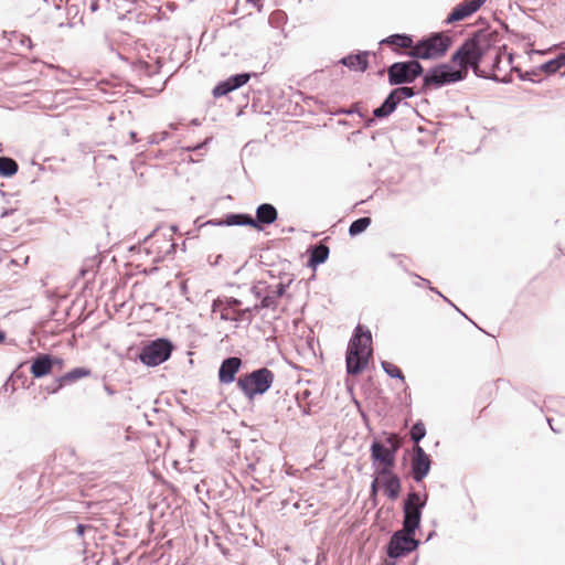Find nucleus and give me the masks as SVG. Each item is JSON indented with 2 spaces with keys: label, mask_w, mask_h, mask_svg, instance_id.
Instances as JSON below:
<instances>
[{
  "label": "nucleus",
  "mask_w": 565,
  "mask_h": 565,
  "mask_svg": "<svg viewBox=\"0 0 565 565\" xmlns=\"http://www.w3.org/2000/svg\"><path fill=\"white\" fill-rule=\"evenodd\" d=\"M499 42L500 35L498 32L478 31L452 54L450 62L457 68H452L450 64H441L424 77V85L439 87L462 81L467 77L469 67L478 74L481 64L499 68L501 55Z\"/></svg>",
  "instance_id": "f257e3e1"
},
{
  "label": "nucleus",
  "mask_w": 565,
  "mask_h": 565,
  "mask_svg": "<svg viewBox=\"0 0 565 565\" xmlns=\"http://www.w3.org/2000/svg\"><path fill=\"white\" fill-rule=\"evenodd\" d=\"M172 350L173 345L169 340L157 339L142 348L139 359L145 365L157 366L171 356Z\"/></svg>",
  "instance_id": "423d86ee"
},
{
  "label": "nucleus",
  "mask_w": 565,
  "mask_h": 565,
  "mask_svg": "<svg viewBox=\"0 0 565 565\" xmlns=\"http://www.w3.org/2000/svg\"><path fill=\"white\" fill-rule=\"evenodd\" d=\"M85 530H86V526H85V525H83V524H78V525L76 526V533H77L79 536H82V535L84 534Z\"/></svg>",
  "instance_id": "c9c22d12"
},
{
  "label": "nucleus",
  "mask_w": 565,
  "mask_h": 565,
  "mask_svg": "<svg viewBox=\"0 0 565 565\" xmlns=\"http://www.w3.org/2000/svg\"><path fill=\"white\" fill-rule=\"evenodd\" d=\"M224 305L231 307V308H234V309H238L237 307L241 306V301L236 298H227L225 301H224Z\"/></svg>",
  "instance_id": "2f4dec72"
},
{
  "label": "nucleus",
  "mask_w": 565,
  "mask_h": 565,
  "mask_svg": "<svg viewBox=\"0 0 565 565\" xmlns=\"http://www.w3.org/2000/svg\"><path fill=\"white\" fill-rule=\"evenodd\" d=\"M565 66V53L559 54L556 58L547 61L541 65V71L546 74H555Z\"/></svg>",
  "instance_id": "b1692460"
},
{
  "label": "nucleus",
  "mask_w": 565,
  "mask_h": 565,
  "mask_svg": "<svg viewBox=\"0 0 565 565\" xmlns=\"http://www.w3.org/2000/svg\"><path fill=\"white\" fill-rule=\"evenodd\" d=\"M247 2L252 3L254 7L257 8L258 11L262 10L263 7V0H247Z\"/></svg>",
  "instance_id": "f704fd0d"
},
{
  "label": "nucleus",
  "mask_w": 565,
  "mask_h": 565,
  "mask_svg": "<svg viewBox=\"0 0 565 565\" xmlns=\"http://www.w3.org/2000/svg\"><path fill=\"white\" fill-rule=\"evenodd\" d=\"M393 92V97L394 98H397V100H403V99H406V98H411L415 95V92L412 87H398V88H395L392 90Z\"/></svg>",
  "instance_id": "c85d7f7f"
},
{
  "label": "nucleus",
  "mask_w": 565,
  "mask_h": 565,
  "mask_svg": "<svg viewBox=\"0 0 565 565\" xmlns=\"http://www.w3.org/2000/svg\"><path fill=\"white\" fill-rule=\"evenodd\" d=\"M427 495L424 499L419 493H408L404 503V530L408 533H415L420 522L422 509L425 507Z\"/></svg>",
  "instance_id": "6e6552de"
},
{
  "label": "nucleus",
  "mask_w": 565,
  "mask_h": 565,
  "mask_svg": "<svg viewBox=\"0 0 565 565\" xmlns=\"http://www.w3.org/2000/svg\"><path fill=\"white\" fill-rule=\"evenodd\" d=\"M34 377H43L52 372V356L49 354L38 355L30 367Z\"/></svg>",
  "instance_id": "f3484780"
},
{
  "label": "nucleus",
  "mask_w": 565,
  "mask_h": 565,
  "mask_svg": "<svg viewBox=\"0 0 565 565\" xmlns=\"http://www.w3.org/2000/svg\"><path fill=\"white\" fill-rule=\"evenodd\" d=\"M250 78L248 73L237 74L228 77L226 81L218 83L213 89V96L215 98L225 96L226 94L242 87Z\"/></svg>",
  "instance_id": "ddd939ff"
},
{
  "label": "nucleus",
  "mask_w": 565,
  "mask_h": 565,
  "mask_svg": "<svg viewBox=\"0 0 565 565\" xmlns=\"http://www.w3.org/2000/svg\"><path fill=\"white\" fill-rule=\"evenodd\" d=\"M328 256H329V247L324 244H319L313 247L311 255H310L309 264L311 266H317L319 264H322L328 259Z\"/></svg>",
  "instance_id": "5701e85b"
},
{
  "label": "nucleus",
  "mask_w": 565,
  "mask_h": 565,
  "mask_svg": "<svg viewBox=\"0 0 565 565\" xmlns=\"http://www.w3.org/2000/svg\"><path fill=\"white\" fill-rule=\"evenodd\" d=\"M430 458L424 449L416 445L413 448L412 473L416 481H422L430 470Z\"/></svg>",
  "instance_id": "9b49d317"
},
{
  "label": "nucleus",
  "mask_w": 565,
  "mask_h": 565,
  "mask_svg": "<svg viewBox=\"0 0 565 565\" xmlns=\"http://www.w3.org/2000/svg\"><path fill=\"white\" fill-rule=\"evenodd\" d=\"M370 217H361L352 222V224L349 227V234L351 236H356L361 233H363L371 224Z\"/></svg>",
  "instance_id": "a878e982"
},
{
  "label": "nucleus",
  "mask_w": 565,
  "mask_h": 565,
  "mask_svg": "<svg viewBox=\"0 0 565 565\" xmlns=\"http://www.w3.org/2000/svg\"><path fill=\"white\" fill-rule=\"evenodd\" d=\"M242 365L239 358H228L224 360L218 370V380L221 383L228 384L235 380V375Z\"/></svg>",
  "instance_id": "2eb2a0df"
},
{
  "label": "nucleus",
  "mask_w": 565,
  "mask_h": 565,
  "mask_svg": "<svg viewBox=\"0 0 565 565\" xmlns=\"http://www.w3.org/2000/svg\"><path fill=\"white\" fill-rule=\"evenodd\" d=\"M452 45V38L446 33H434L415 43L407 55L414 58L436 60L443 57Z\"/></svg>",
  "instance_id": "7ed1b4c3"
},
{
  "label": "nucleus",
  "mask_w": 565,
  "mask_h": 565,
  "mask_svg": "<svg viewBox=\"0 0 565 565\" xmlns=\"http://www.w3.org/2000/svg\"><path fill=\"white\" fill-rule=\"evenodd\" d=\"M393 469H375V477L380 481L381 488H383L384 493L392 501L399 497L402 490L401 479Z\"/></svg>",
  "instance_id": "9d476101"
},
{
  "label": "nucleus",
  "mask_w": 565,
  "mask_h": 565,
  "mask_svg": "<svg viewBox=\"0 0 565 565\" xmlns=\"http://www.w3.org/2000/svg\"><path fill=\"white\" fill-rule=\"evenodd\" d=\"M369 53L361 52L359 54H351L341 60V63L354 72H364L369 66Z\"/></svg>",
  "instance_id": "a211bd4d"
},
{
  "label": "nucleus",
  "mask_w": 565,
  "mask_h": 565,
  "mask_svg": "<svg viewBox=\"0 0 565 565\" xmlns=\"http://www.w3.org/2000/svg\"><path fill=\"white\" fill-rule=\"evenodd\" d=\"M274 373L266 369H259L241 375L237 380V386L242 392L249 398H254L256 395L264 394L268 391L274 382Z\"/></svg>",
  "instance_id": "20e7f679"
},
{
  "label": "nucleus",
  "mask_w": 565,
  "mask_h": 565,
  "mask_svg": "<svg viewBox=\"0 0 565 565\" xmlns=\"http://www.w3.org/2000/svg\"><path fill=\"white\" fill-rule=\"evenodd\" d=\"M286 286L278 284L274 289H269L266 296L260 301V308H276L278 299L284 296Z\"/></svg>",
  "instance_id": "aec40b11"
},
{
  "label": "nucleus",
  "mask_w": 565,
  "mask_h": 565,
  "mask_svg": "<svg viewBox=\"0 0 565 565\" xmlns=\"http://www.w3.org/2000/svg\"><path fill=\"white\" fill-rule=\"evenodd\" d=\"M382 366H383L384 371L390 376L398 377V379H401L404 382V380H405L404 375H403L401 369L397 365H395V364H393L391 362L384 361V362H382Z\"/></svg>",
  "instance_id": "cd10ccee"
},
{
  "label": "nucleus",
  "mask_w": 565,
  "mask_h": 565,
  "mask_svg": "<svg viewBox=\"0 0 565 565\" xmlns=\"http://www.w3.org/2000/svg\"><path fill=\"white\" fill-rule=\"evenodd\" d=\"M213 312H220V318L224 321H243L250 318V309H234L220 299L214 301Z\"/></svg>",
  "instance_id": "f8f14e48"
},
{
  "label": "nucleus",
  "mask_w": 565,
  "mask_h": 565,
  "mask_svg": "<svg viewBox=\"0 0 565 565\" xmlns=\"http://www.w3.org/2000/svg\"><path fill=\"white\" fill-rule=\"evenodd\" d=\"M395 110L394 106L391 105L387 100H385L381 107L376 108L373 114L377 118L386 117L391 115Z\"/></svg>",
  "instance_id": "c756f323"
},
{
  "label": "nucleus",
  "mask_w": 565,
  "mask_h": 565,
  "mask_svg": "<svg viewBox=\"0 0 565 565\" xmlns=\"http://www.w3.org/2000/svg\"><path fill=\"white\" fill-rule=\"evenodd\" d=\"M382 43L393 45L397 49H409V51H413L415 46L413 39L406 34H393L383 40Z\"/></svg>",
  "instance_id": "412c9836"
},
{
  "label": "nucleus",
  "mask_w": 565,
  "mask_h": 565,
  "mask_svg": "<svg viewBox=\"0 0 565 565\" xmlns=\"http://www.w3.org/2000/svg\"><path fill=\"white\" fill-rule=\"evenodd\" d=\"M6 340V334L4 332L0 331V344L3 343Z\"/></svg>",
  "instance_id": "e433bc0d"
},
{
  "label": "nucleus",
  "mask_w": 565,
  "mask_h": 565,
  "mask_svg": "<svg viewBox=\"0 0 565 565\" xmlns=\"http://www.w3.org/2000/svg\"><path fill=\"white\" fill-rule=\"evenodd\" d=\"M379 488H381V483L380 481L377 480V478L375 477L372 484H371V497L372 498H375L376 494H377V491H379Z\"/></svg>",
  "instance_id": "7c9ffc66"
},
{
  "label": "nucleus",
  "mask_w": 565,
  "mask_h": 565,
  "mask_svg": "<svg viewBox=\"0 0 565 565\" xmlns=\"http://www.w3.org/2000/svg\"><path fill=\"white\" fill-rule=\"evenodd\" d=\"M423 73V66L417 61L397 62L388 70V82L391 85H398L414 82Z\"/></svg>",
  "instance_id": "0eeeda50"
},
{
  "label": "nucleus",
  "mask_w": 565,
  "mask_h": 565,
  "mask_svg": "<svg viewBox=\"0 0 565 565\" xmlns=\"http://www.w3.org/2000/svg\"><path fill=\"white\" fill-rule=\"evenodd\" d=\"M225 224L227 225H247L253 228L260 230L262 226L248 214H231L226 217Z\"/></svg>",
  "instance_id": "4be33fe9"
},
{
  "label": "nucleus",
  "mask_w": 565,
  "mask_h": 565,
  "mask_svg": "<svg viewBox=\"0 0 565 565\" xmlns=\"http://www.w3.org/2000/svg\"><path fill=\"white\" fill-rule=\"evenodd\" d=\"M18 163L8 157H0V175L12 177L18 171Z\"/></svg>",
  "instance_id": "393cba45"
},
{
  "label": "nucleus",
  "mask_w": 565,
  "mask_h": 565,
  "mask_svg": "<svg viewBox=\"0 0 565 565\" xmlns=\"http://www.w3.org/2000/svg\"><path fill=\"white\" fill-rule=\"evenodd\" d=\"M57 366L60 370L64 367V361L60 358H52V369Z\"/></svg>",
  "instance_id": "473e14b6"
},
{
  "label": "nucleus",
  "mask_w": 565,
  "mask_h": 565,
  "mask_svg": "<svg viewBox=\"0 0 565 565\" xmlns=\"http://www.w3.org/2000/svg\"><path fill=\"white\" fill-rule=\"evenodd\" d=\"M384 445L380 441H374L371 446V458L375 469H387L395 467V456L401 447L398 437L390 434Z\"/></svg>",
  "instance_id": "39448f33"
},
{
  "label": "nucleus",
  "mask_w": 565,
  "mask_h": 565,
  "mask_svg": "<svg viewBox=\"0 0 565 565\" xmlns=\"http://www.w3.org/2000/svg\"><path fill=\"white\" fill-rule=\"evenodd\" d=\"M92 375L90 369L87 367H75L70 372L65 373L61 377H58L55 383H57V390L64 387L65 385L73 384L82 379L89 377ZM56 392V387L52 391V393Z\"/></svg>",
  "instance_id": "dca6fc26"
},
{
  "label": "nucleus",
  "mask_w": 565,
  "mask_h": 565,
  "mask_svg": "<svg viewBox=\"0 0 565 565\" xmlns=\"http://www.w3.org/2000/svg\"><path fill=\"white\" fill-rule=\"evenodd\" d=\"M414 533H408L404 529L397 531L391 539L387 554L391 557L397 558L412 551L417 546V541L413 537Z\"/></svg>",
  "instance_id": "1a4fd4ad"
},
{
  "label": "nucleus",
  "mask_w": 565,
  "mask_h": 565,
  "mask_svg": "<svg viewBox=\"0 0 565 565\" xmlns=\"http://www.w3.org/2000/svg\"><path fill=\"white\" fill-rule=\"evenodd\" d=\"M372 356V337L369 330L364 331L361 326L354 330L347 350V371L351 375L362 373L367 366Z\"/></svg>",
  "instance_id": "f03ea898"
},
{
  "label": "nucleus",
  "mask_w": 565,
  "mask_h": 565,
  "mask_svg": "<svg viewBox=\"0 0 565 565\" xmlns=\"http://www.w3.org/2000/svg\"><path fill=\"white\" fill-rule=\"evenodd\" d=\"M486 0H465L454 8L447 18V22L461 21L478 11Z\"/></svg>",
  "instance_id": "4468645a"
},
{
  "label": "nucleus",
  "mask_w": 565,
  "mask_h": 565,
  "mask_svg": "<svg viewBox=\"0 0 565 565\" xmlns=\"http://www.w3.org/2000/svg\"><path fill=\"white\" fill-rule=\"evenodd\" d=\"M385 100L391 103V105L394 106V108H396V106L401 103V100H397V98L393 97V92H391V94L387 96Z\"/></svg>",
  "instance_id": "72a5a7b5"
},
{
  "label": "nucleus",
  "mask_w": 565,
  "mask_h": 565,
  "mask_svg": "<svg viewBox=\"0 0 565 565\" xmlns=\"http://www.w3.org/2000/svg\"><path fill=\"white\" fill-rule=\"evenodd\" d=\"M131 138L136 141V132H131Z\"/></svg>",
  "instance_id": "4c0bfd02"
},
{
  "label": "nucleus",
  "mask_w": 565,
  "mask_h": 565,
  "mask_svg": "<svg viewBox=\"0 0 565 565\" xmlns=\"http://www.w3.org/2000/svg\"><path fill=\"white\" fill-rule=\"evenodd\" d=\"M426 435V428L424 423L417 422L411 429L412 439L418 444L420 439H423Z\"/></svg>",
  "instance_id": "bb28decb"
},
{
  "label": "nucleus",
  "mask_w": 565,
  "mask_h": 565,
  "mask_svg": "<svg viewBox=\"0 0 565 565\" xmlns=\"http://www.w3.org/2000/svg\"><path fill=\"white\" fill-rule=\"evenodd\" d=\"M278 217V212L276 207L269 203L260 204L256 210V218L257 225L260 224H273Z\"/></svg>",
  "instance_id": "6ab92c4d"
}]
</instances>
